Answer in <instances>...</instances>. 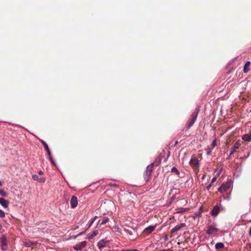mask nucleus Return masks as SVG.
Listing matches in <instances>:
<instances>
[{
    "label": "nucleus",
    "mask_w": 251,
    "mask_h": 251,
    "mask_svg": "<svg viewBox=\"0 0 251 251\" xmlns=\"http://www.w3.org/2000/svg\"><path fill=\"white\" fill-rule=\"evenodd\" d=\"M0 195L3 197H6L7 193L2 189H0Z\"/></svg>",
    "instance_id": "23"
},
{
    "label": "nucleus",
    "mask_w": 251,
    "mask_h": 251,
    "mask_svg": "<svg viewBox=\"0 0 251 251\" xmlns=\"http://www.w3.org/2000/svg\"><path fill=\"white\" fill-rule=\"evenodd\" d=\"M154 165L153 164V163H152L151 165H149L147 167V170H146V172H147V173H151L152 174V169H153V166Z\"/></svg>",
    "instance_id": "21"
},
{
    "label": "nucleus",
    "mask_w": 251,
    "mask_h": 251,
    "mask_svg": "<svg viewBox=\"0 0 251 251\" xmlns=\"http://www.w3.org/2000/svg\"><path fill=\"white\" fill-rule=\"evenodd\" d=\"M51 164H52L53 165H54V166H56V164H55V163L54 161H53V162H51Z\"/></svg>",
    "instance_id": "36"
},
{
    "label": "nucleus",
    "mask_w": 251,
    "mask_h": 251,
    "mask_svg": "<svg viewBox=\"0 0 251 251\" xmlns=\"http://www.w3.org/2000/svg\"><path fill=\"white\" fill-rule=\"evenodd\" d=\"M165 240H167L168 239L167 235H166L164 237Z\"/></svg>",
    "instance_id": "35"
},
{
    "label": "nucleus",
    "mask_w": 251,
    "mask_h": 251,
    "mask_svg": "<svg viewBox=\"0 0 251 251\" xmlns=\"http://www.w3.org/2000/svg\"><path fill=\"white\" fill-rule=\"evenodd\" d=\"M49 159H50V162H53V161H54V160H53V159L52 158V156L51 155V153L50 152V155H49Z\"/></svg>",
    "instance_id": "30"
},
{
    "label": "nucleus",
    "mask_w": 251,
    "mask_h": 251,
    "mask_svg": "<svg viewBox=\"0 0 251 251\" xmlns=\"http://www.w3.org/2000/svg\"><path fill=\"white\" fill-rule=\"evenodd\" d=\"M250 65H251V62L250 61H248L246 62V64L244 67V72L245 73H247L249 72V71H250L249 67H250Z\"/></svg>",
    "instance_id": "16"
},
{
    "label": "nucleus",
    "mask_w": 251,
    "mask_h": 251,
    "mask_svg": "<svg viewBox=\"0 0 251 251\" xmlns=\"http://www.w3.org/2000/svg\"><path fill=\"white\" fill-rule=\"evenodd\" d=\"M156 226H150L147 227H146L144 229V233L147 234H150L152 231H153L155 228Z\"/></svg>",
    "instance_id": "9"
},
{
    "label": "nucleus",
    "mask_w": 251,
    "mask_h": 251,
    "mask_svg": "<svg viewBox=\"0 0 251 251\" xmlns=\"http://www.w3.org/2000/svg\"><path fill=\"white\" fill-rule=\"evenodd\" d=\"M98 233V232L95 231H94L93 233H92V234L90 235L89 238V239H91V238H93L94 236H96L97 234Z\"/></svg>",
    "instance_id": "25"
},
{
    "label": "nucleus",
    "mask_w": 251,
    "mask_h": 251,
    "mask_svg": "<svg viewBox=\"0 0 251 251\" xmlns=\"http://www.w3.org/2000/svg\"><path fill=\"white\" fill-rule=\"evenodd\" d=\"M2 185V182L0 181V186Z\"/></svg>",
    "instance_id": "39"
},
{
    "label": "nucleus",
    "mask_w": 251,
    "mask_h": 251,
    "mask_svg": "<svg viewBox=\"0 0 251 251\" xmlns=\"http://www.w3.org/2000/svg\"><path fill=\"white\" fill-rule=\"evenodd\" d=\"M162 159V154L161 153L152 163L155 166H158Z\"/></svg>",
    "instance_id": "13"
},
{
    "label": "nucleus",
    "mask_w": 251,
    "mask_h": 251,
    "mask_svg": "<svg viewBox=\"0 0 251 251\" xmlns=\"http://www.w3.org/2000/svg\"><path fill=\"white\" fill-rule=\"evenodd\" d=\"M25 246H26V247H29V245L28 244H26V245H25Z\"/></svg>",
    "instance_id": "40"
},
{
    "label": "nucleus",
    "mask_w": 251,
    "mask_h": 251,
    "mask_svg": "<svg viewBox=\"0 0 251 251\" xmlns=\"http://www.w3.org/2000/svg\"><path fill=\"white\" fill-rule=\"evenodd\" d=\"M116 184H113V186H116Z\"/></svg>",
    "instance_id": "43"
},
{
    "label": "nucleus",
    "mask_w": 251,
    "mask_h": 251,
    "mask_svg": "<svg viewBox=\"0 0 251 251\" xmlns=\"http://www.w3.org/2000/svg\"><path fill=\"white\" fill-rule=\"evenodd\" d=\"M216 179L217 178L216 177H213L210 184H212V185L213 186V183L216 181Z\"/></svg>",
    "instance_id": "29"
},
{
    "label": "nucleus",
    "mask_w": 251,
    "mask_h": 251,
    "mask_svg": "<svg viewBox=\"0 0 251 251\" xmlns=\"http://www.w3.org/2000/svg\"><path fill=\"white\" fill-rule=\"evenodd\" d=\"M224 245L223 243L219 242L217 243L215 245V248L217 250H220L224 248Z\"/></svg>",
    "instance_id": "19"
},
{
    "label": "nucleus",
    "mask_w": 251,
    "mask_h": 251,
    "mask_svg": "<svg viewBox=\"0 0 251 251\" xmlns=\"http://www.w3.org/2000/svg\"><path fill=\"white\" fill-rule=\"evenodd\" d=\"M77 199L76 197L73 196L71 199L70 205L72 208H74L76 207L77 205Z\"/></svg>",
    "instance_id": "6"
},
{
    "label": "nucleus",
    "mask_w": 251,
    "mask_h": 251,
    "mask_svg": "<svg viewBox=\"0 0 251 251\" xmlns=\"http://www.w3.org/2000/svg\"><path fill=\"white\" fill-rule=\"evenodd\" d=\"M96 218H95L93 220H92V221H90V224H89V227H90L91 226V225L93 224L95 219Z\"/></svg>",
    "instance_id": "31"
},
{
    "label": "nucleus",
    "mask_w": 251,
    "mask_h": 251,
    "mask_svg": "<svg viewBox=\"0 0 251 251\" xmlns=\"http://www.w3.org/2000/svg\"><path fill=\"white\" fill-rule=\"evenodd\" d=\"M5 217V213L4 212L0 209V218H4Z\"/></svg>",
    "instance_id": "26"
},
{
    "label": "nucleus",
    "mask_w": 251,
    "mask_h": 251,
    "mask_svg": "<svg viewBox=\"0 0 251 251\" xmlns=\"http://www.w3.org/2000/svg\"><path fill=\"white\" fill-rule=\"evenodd\" d=\"M216 145V139H214L212 144H211V146H212L213 148H214Z\"/></svg>",
    "instance_id": "27"
},
{
    "label": "nucleus",
    "mask_w": 251,
    "mask_h": 251,
    "mask_svg": "<svg viewBox=\"0 0 251 251\" xmlns=\"http://www.w3.org/2000/svg\"><path fill=\"white\" fill-rule=\"evenodd\" d=\"M242 139L245 141L250 142L251 141V134H245L242 136Z\"/></svg>",
    "instance_id": "17"
},
{
    "label": "nucleus",
    "mask_w": 251,
    "mask_h": 251,
    "mask_svg": "<svg viewBox=\"0 0 251 251\" xmlns=\"http://www.w3.org/2000/svg\"><path fill=\"white\" fill-rule=\"evenodd\" d=\"M163 153L164 154L165 153V151H163Z\"/></svg>",
    "instance_id": "41"
},
{
    "label": "nucleus",
    "mask_w": 251,
    "mask_h": 251,
    "mask_svg": "<svg viewBox=\"0 0 251 251\" xmlns=\"http://www.w3.org/2000/svg\"><path fill=\"white\" fill-rule=\"evenodd\" d=\"M8 245V241L5 235L2 234L0 237V246L1 248V250L5 251L7 250V246Z\"/></svg>",
    "instance_id": "3"
},
{
    "label": "nucleus",
    "mask_w": 251,
    "mask_h": 251,
    "mask_svg": "<svg viewBox=\"0 0 251 251\" xmlns=\"http://www.w3.org/2000/svg\"><path fill=\"white\" fill-rule=\"evenodd\" d=\"M171 172L176 174L177 175H179V172L178 170L175 167H173L171 169Z\"/></svg>",
    "instance_id": "22"
},
{
    "label": "nucleus",
    "mask_w": 251,
    "mask_h": 251,
    "mask_svg": "<svg viewBox=\"0 0 251 251\" xmlns=\"http://www.w3.org/2000/svg\"><path fill=\"white\" fill-rule=\"evenodd\" d=\"M220 212V208L218 205H215L212 209L211 214L213 216H217Z\"/></svg>",
    "instance_id": "12"
},
{
    "label": "nucleus",
    "mask_w": 251,
    "mask_h": 251,
    "mask_svg": "<svg viewBox=\"0 0 251 251\" xmlns=\"http://www.w3.org/2000/svg\"><path fill=\"white\" fill-rule=\"evenodd\" d=\"M41 143L43 144L45 150L47 151L48 155H50V150L49 148L48 145L47 144V143L43 141V140H40Z\"/></svg>",
    "instance_id": "14"
},
{
    "label": "nucleus",
    "mask_w": 251,
    "mask_h": 251,
    "mask_svg": "<svg viewBox=\"0 0 251 251\" xmlns=\"http://www.w3.org/2000/svg\"><path fill=\"white\" fill-rule=\"evenodd\" d=\"M241 144L239 142H236L233 145V146L231 149V152L228 157V158L230 157V156L233 154L234 152L236 151L237 149H238L240 146Z\"/></svg>",
    "instance_id": "7"
},
{
    "label": "nucleus",
    "mask_w": 251,
    "mask_h": 251,
    "mask_svg": "<svg viewBox=\"0 0 251 251\" xmlns=\"http://www.w3.org/2000/svg\"><path fill=\"white\" fill-rule=\"evenodd\" d=\"M204 176H203L202 179H203L204 178Z\"/></svg>",
    "instance_id": "42"
},
{
    "label": "nucleus",
    "mask_w": 251,
    "mask_h": 251,
    "mask_svg": "<svg viewBox=\"0 0 251 251\" xmlns=\"http://www.w3.org/2000/svg\"><path fill=\"white\" fill-rule=\"evenodd\" d=\"M151 176V174L146 172V173L144 175V179L146 182H148L150 180Z\"/></svg>",
    "instance_id": "20"
},
{
    "label": "nucleus",
    "mask_w": 251,
    "mask_h": 251,
    "mask_svg": "<svg viewBox=\"0 0 251 251\" xmlns=\"http://www.w3.org/2000/svg\"><path fill=\"white\" fill-rule=\"evenodd\" d=\"M232 186V181L228 180L226 183L223 184L221 187L218 188V191L221 193L224 192H226L229 190Z\"/></svg>",
    "instance_id": "2"
},
{
    "label": "nucleus",
    "mask_w": 251,
    "mask_h": 251,
    "mask_svg": "<svg viewBox=\"0 0 251 251\" xmlns=\"http://www.w3.org/2000/svg\"><path fill=\"white\" fill-rule=\"evenodd\" d=\"M212 184H210L208 186H207L206 187V189L208 190H209V189L211 188V187H212Z\"/></svg>",
    "instance_id": "32"
},
{
    "label": "nucleus",
    "mask_w": 251,
    "mask_h": 251,
    "mask_svg": "<svg viewBox=\"0 0 251 251\" xmlns=\"http://www.w3.org/2000/svg\"><path fill=\"white\" fill-rule=\"evenodd\" d=\"M185 226V224L184 223H181V224L179 225H176L175 227H174L171 231V233L173 234V233H175L179 230Z\"/></svg>",
    "instance_id": "8"
},
{
    "label": "nucleus",
    "mask_w": 251,
    "mask_h": 251,
    "mask_svg": "<svg viewBox=\"0 0 251 251\" xmlns=\"http://www.w3.org/2000/svg\"><path fill=\"white\" fill-rule=\"evenodd\" d=\"M189 163L192 167L198 168L199 166L198 158L195 155H193Z\"/></svg>",
    "instance_id": "4"
},
{
    "label": "nucleus",
    "mask_w": 251,
    "mask_h": 251,
    "mask_svg": "<svg viewBox=\"0 0 251 251\" xmlns=\"http://www.w3.org/2000/svg\"><path fill=\"white\" fill-rule=\"evenodd\" d=\"M85 242H82L80 244L76 245L74 247V248L77 251H79L81 250L85 246Z\"/></svg>",
    "instance_id": "15"
},
{
    "label": "nucleus",
    "mask_w": 251,
    "mask_h": 251,
    "mask_svg": "<svg viewBox=\"0 0 251 251\" xmlns=\"http://www.w3.org/2000/svg\"><path fill=\"white\" fill-rule=\"evenodd\" d=\"M106 242L103 240H100L98 243V247L99 249H102L105 246Z\"/></svg>",
    "instance_id": "18"
},
{
    "label": "nucleus",
    "mask_w": 251,
    "mask_h": 251,
    "mask_svg": "<svg viewBox=\"0 0 251 251\" xmlns=\"http://www.w3.org/2000/svg\"><path fill=\"white\" fill-rule=\"evenodd\" d=\"M32 178L34 180H36L39 183H44L45 182V178H44V177L39 178L38 176L37 175H33L32 176Z\"/></svg>",
    "instance_id": "10"
},
{
    "label": "nucleus",
    "mask_w": 251,
    "mask_h": 251,
    "mask_svg": "<svg viewBox=\"0 0 251 251\" xmlns=\"http://www.w3.org/2000/svg\"><path fill=\"white\" fill-rule=\"evenodd\" d=\"M9 201L3 198H0V204L4 208H7L8 206Z\"/></svg>",
    "instance_id": "11"
},
{
    "label": "nucleus",
    "mask_w": 251,
    "mask_h": 251,
    "mask_svg": "<svg viewBox=\"0 0 251 251\" xmlns=\"http://www.w3.org/2000/svg\"><path fill=\"white\" fill-rule=\"evenodd\" d=\"M130 251H138V250L137 249H133V250H130Z\"/></svg>",
    "instance_id": "37"
},
{
    "label": "nucleus",
    "mask_w": 251,
    "mask_h": 251,
    "mask_svg": "<svg viewBox=\"0 0 251 251\" xmlns=\"http://www.w3.org/2000/svg\"><path fill=\"white\" fill-rule=\"evenodd\" d=\"M122 251H130V250H122Z\"/></svg>",
    "instance_id": "38"
},
{
    "label": "nucleus",
    "mask_w": 251,
    "mask_h": 251,
    "mask_svg": "<svg viewBox=\"0 0 251 251\" xmlns=\"http://www.w3.org/2000/svg\"><path fill=\"white\" fill-rule=\"evenodd\" d=\"M218 230V229L216 228L214 226L211 225L207 227L206 233L208 235H215Z\"/></svg>",
    "instance_id": "5"
},
{
    "label": "nucleus",
    "mask_w": 251,
    "mask_h": 251,
    "mask_svg": "<svg viewBox=\"0 0 251 251\" xmlns=\"http://www.w3.org/2000/svg\"><path fill=\"white\" fill-rule=\"evenodd\" d=\"M178 144V142L176 141L175 142V144L174 145V146H173V147H175Z\"/></svg>",
    "instance_id": "34"
},
{
    "label": "nucleus",
    "mask_w": 251,
    "mask_h": 251,
    "mask_svg": "<svg viewBox=\"0 0 251 251\" xmlns=\"http://www.w3.org/2000/svg\"><path fill=\"white\" fill-rule=\"evenodd\" d=\"M212 152V150L211 149H208L206 151V154L210 155Z\"/></svg>",
    "instance_id": "28"
},
{
    "label": "nucleus",
    "mask_w": 251,
    "mask_h": 251,
    "mask_svg": "<svg viewBox=\"0 0 251 251\" xmlns=\"http://www.w3.org/2000/svg\"><path fill=\"white\" fill-rule=\"evenodd\" d=\"M200 112V108L197 107L195 110V111L191 115V118L188 121V123L186 124V126L188 128L191 127L195 123L196 121L198 115Z\"/></svg>",
    "instance_id": "1"
},
{
    "label": "nucleus",
    "mask_w": 251,
    "mask_h": 251,
    "mask_svg": "<svg viewBox=\"0 0 251 251\" xmlns=\"http://www.w3.org/2000/svg\"><path fill=\"white\" fill-rule=\"evenodd\" d=\"M109 221V219L108 218H106V217H104L102 220V222L101 223V225H104L106 223H107Z\"/></svg>",
    "instance_id": "24"
},
{
    "label": "nucleus",
    "mask_w": 251,
    "mask_h": 251,
    "mask_svg": "<svg viewBox=\"0 0 251 251\" xmlns=\"http://www.w3.org/2000/svg\"><path fill=\"white\" fill-rule=\"evenodd\" d=\"M38 174H39V175L42 176V175H43L44 174V173H43V172L42 171H39L38 172Z\"/></svg>",
    "instance_id": "33"
}]
</instances>
